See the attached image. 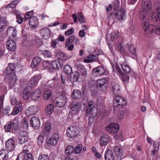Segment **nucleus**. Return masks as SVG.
<instances>
[{
    "label": "nucleus",
    "mask_w": 160,
    "mask_h": 160,
    "mask_svg": "<svg viewBox=\"0 0 160 160\" xmlns=\"http://www.w3.org/2000/svg\"><path fill=\"white\" fill-rule=\"evenodd\" d=\"M38 160H49V158L47 154H41L39 155Z\"/></svg>",
    "instance_id": "680f3d73"
},
{
    "label": "nucleus",
    "mask_w": 160,
    "mask_h": 160,
    "mask_svg": "<svg viewBox=\"0 0 160 160\" xmlns=\"http://www.w3.org/2000/svg\"><path fill=\"white\" fill-rule=\"evenodd\" d=\"M119 0H116L112 3V4H110L106 8V11L107 12H109L112 9L114 11L118 10L119 5Z\"/></svg>",
    "instance_id": "a211bd4d"
},
{
    "label": "nucleus",
    "mask_w": 160,
    "mask_h": 160,
    "mask_svg": "<svg viewBox=\"0 0 160 160\" xmlns=\"http://www.w3.org/2000/svg\"><path fill=\"white\" fill-rule=\"evenodd\" d=\"M52 94V91L51 90H48L45 91L43 95V98L44 100H48Z\"/></svg>",
    "instance_id": "4d7b16f0"
},
{
    "label": "nucleus",
    "mask_w": 160,
    "mask_h": 160,
    "mask_svg": "<svg viewBox=\"0 0 160 160\" xmlns=\"http://www.w3.org/2000/svg\"><path fill=\"white\" fill-rule=\"evenodd\" d=\"M126 12L124 9L121 8L120 9L112 12L110 13L109 17H112L114 18H116L119 21H122L123 18L126 15Z\"/></svg>",
    "instance_id": "20e7f679"
},
{
    "label": "nucleus",
    "mask_w": 160,
    "mask_h": 160,
    "mask_svg": "<svg viewBox=\"0 0 160 160\" xmlns=\"http://www.w3.org/2000/svg\"><path fill=\"white\" fill-rule=\"evenodd\" d=\"M71 78L72 79V83L77 82L78 79L80 78V74L79 72L76 71L72 72L71 74Z\"/></svg>",
    "instance_id": "7c9ffc66"
},
{
    "label": "nucleus",
    "mask_w": 160,
    "mask_h": 160,
    "mask_svg": "<svg viewBox=\"0 0 160 160\" xmlns=\"http://www.w3.org/2000/svg\"><path fill=\"white\" fill-rule=\"evenodd\" d=\"M54 110V106L52 104H48L45 109V112L48 115H50L52 113Z\"/></svg>",
    "instance_id": "58836bf2"
},
{
    "label": "nucleus",
    "mask_w": 160,
    "mask_h": 160,
    "mask_svg": "<svg viewBox=\"0 0 160 160\" xmlns=\"http://www.w3.org/2000/svg\"><path fill=\"white\" fill-rule=\"evenodd\" d=\"M82 148V145L78 144L74 149V152L75 153H78L81 151Z\"/></svg>",
    "instance_id": "0e129e2a"
},
{
    "label": "nucleus",
    "mask_w": 160,
    "mask_h": 160,
    "mask_svg": "<svg viewBox=\"0 0 160 160\" xmlns=\"http://www.w3.org/2000/svg\"><path fill=\"white\" fill-rule=\"evenodd\" d=\"M126 12L124 9L121 8L120 9L112 12L110 13L109 17H112L114 18H116L119 21H122L123 18L126 15Z\"/></svg>",
    "instance_id": "39448f33"
},
{
    "label": "nucleus",
    "mask_w": 160,
    "mask_h": 160,
    "mask_svg": "<svg viewBox=\"0 0 160 160\" xmlns=\"http://www.w3.org/2000/svg\"><path fill=\"white\" fill-rule=\"evenodd\" d=\"M106 71V69L103 66H99L92 69V73L94 76L99 77L104 75Z\"/></svg>",
    "instance_id": "9d476101"
},
{
    "label": "nucleus",
    "mask_w": 160,
    "mask_h": 160,
    "mask_svg": "<svg viewBox=\"0 0 160 160\" xmlns=\"http://www.w3.org/2000/svg\"><path fill=\"white\" fill-rule=\"evenodd\" d=\"M66 102L65 97L61 95L57 97L54 100V102L57 107L62 108L65 105Z\"/></svg>",
    "instance_id": "6e6552de"
},
{
    "label": "nucleus",
    "mask_w": 160,
    "mask_h": 160,
    "mask_svg": "<svg viewBox=\"0 0 160 160\" xmlns=\"http://www.w3.org/2000/svg\"><path fill=\"white\" fill-rule=\"evenodd\" d=\"M75 39V36L72 35L68 37L66 39L65 47L72 43Z\"/></svg>",
    "instance_id": "49530a36"
},
{
    "label": "nucleus",
    "mask_w": 160,
    "mask_h": 160,
    "mask_svg": "<svg viewBox=\"0 0 160 160\" xmlns=\"http://www.w3.org/2000/svg\"><path fill=\"white\" fill-rule=\"evenodd\" d=\"M78 20L81 23H83L86 22L81 12H78Z\"/></svg>",
    "instance_id": "bf43d9fd"
},
{
    "label": "nucleus",
    "mask_w": 160,
    "mask_h": 160,
    "mask_svg": "<svg viewBox=\"0 0 160 160\" xmlns=\"http://www.w3.org/2000/svg\"><path fill=\"white\" fill-rule=\"evenodd\" d=\"M41 59L38 57H35L32 60L31 66L32 68H37L41 62Z\"/></svg>",
    "instance_id": "c756f323"
},
{
    "label": "nucleus",
    "mask_w": 160,
    "mask_h": 160,
    "mask_svg": "<svg viewBox=\"0 0 160 160\" xmlns=\"http://www.w3.org/2000/svg\"><path fill=\"white\" fill-rule=\"evenodd\" d=\"M79 132V130L76 127L71 126L68 128L66 135L67 137L73 138L78 137Z\"/></svg>",
    "instance_id": "423d86ee"
},
{
    "label": "nucleus",
    "mask_w": 160,
    "mask_h": 160,
    "mask_svg": "<svg viewBox=\"0 0 160 160\" xmlns=\"http://www.w3.org/2000/svg\"><path fill=\"white\" fill-rule=\"evenodd\" d=\"M30 123L31 126L34 128L38 129L40 127V121L38 117H33L30 119Z\"/></svg>",
    "instance_id": "dca6fc26"
},
{
    "label": "nucleus",
    "mask_w": 160,
    "mask_h": 160,
    "mask_svg": "<svg viewBox=\"0 0 160 160\" xmlns=\"http://www.w3.org/2000/svg\"><path fill=\"white\" fill-rule=\"evenodd\" d=\"M113 152L117 156H122V150L121 148L119 146L114 147Z\"/></svg>",
    "instance_id": "8fccbe9b"
},
{
    "label": "nucleus",
    "mask_w": 160,
    "mask_h": 160,
    "mask_svg": "<svg viewBox=\"0 0 160 160\" xmlns=\"http://www.w3.org/2000/svg\"><path fill=\"white\" fill-rule=\"evenodd\" d=\"M40 34L42 38L45 39L48 38L51 36V32L50 30L47 28L42 29L40 30Z\"/></svg>",
    "instance_id": "393cba45"
},
{
    "label": "nucleus",
    "mask_w": 160,
    "mask_h": 160,
    "mask_svg": "<svg viewBox=\"0 0 160 160\" xmlns=\"http://www.w3.org/2000/svg\"><path fill=\"white\" fill-rule=\"evenodd\" d=\"M22 160H33V158L32 154L30 153H28L24 155Z\"/></svg>",
    "instance_id": "13d9d810"
},
{
    "label": "nucleus",
    "mask_w": 160,
    "mask_h": 160,
    "mask_svg": "<svg viewBox=\"0 0 160 160\" xmlns=\"http://www.w3.org/2000/svg\"><path fill=\"white\" fill-rule=\"evenodd\" d=\"M41 53L43 55L44 57L47 58H51L52 56L51 52L48 50H42L41 51Z\"/></svg>",
    "instance_id": "5fc2aeb1"
},
{
    "label": "nucleus",
    "mask_w": 160,
    "mask_h": 160,
    "mask_svg": "<svg viewBox=\"0 0 160 160\" xmlns=\"http://www.w3.org/2000/svg\"><path fill=\"white\" fill-rule=\"evenodd\" d=\"M63 71L65 73L68 75H71L72 72L71 66L68 64H66L64 66Z\"/></svg>",
    "instance_id": "e433bc0d"
},
{
    "label": "nucleus",
    "mask_w": 160,
    "mask_h": 160,
    "mask_svg": "<svg viewBox=\"0 0 160 160\" xmlns=\"http://www.w3.org/2000/svg\"><path fill=\"white\" fill-rule=\"evenodd\" d=\"M17 22L19 24H21L22 22L23 19L20 14H17L16 15Z\"/></svg>",
    "instance_id": "e2e57ef3"
},
{
    "label": "nucleus",
    "mask_w": 160,
    "mask_h": 160,
    "mask_svg": "<svg viewBox=\"0 0 160 160\" xmlns=\"http://www.w3.org/2000/svg\"><path fill=\"white\" fill-rule=\"evenodd\" d=\"M8 158L5 151L3 150L0 151V160H7Z\"/></svg>",
    "instance_id": "864d4df0"
},
{
    "label": "nucleus",
    "mask_w": 160,
    "mask_h": 160,
    "mask_svg": "<svg viewBox=\"0 0 160 160\" xmlns=\"http://www.w3.org/2000/svg\"><path fill=\"white\" fill-rule=\"evenodd\" d=\"M77 68L81 74V77H86L87 73L86 69L83 65H80L77 66Z\"/></svg>",
    "instance_id": "473e14b6"
},
{
    "label": "nucleus",
    "mask_w": 160,
    "mask_h": 160,
    "mask_svg": "<svg viewBox=\"0 0 160 160\" xmlns=\"http://www.w3.org/2000/svg\"><path fill=\"white\" fill-rule=\"evenodd\" d=\"M41 78L40 75H35L29 80L28 84L31 87H34L37 86L39 81Z\"/></svg>",
    "instance_id": "2eb2a0df"
},
{
    "label": "nucleus",
    "mask_w": 160,
    "mask_h": 160,
    "mask_svg": "<svg viewBox=\"0 0 160 160\" xmlns=\"http://www.w3.org/2000/svg\"><path fill=\"white\" fill-rule=\"evenodd\" d=\"M148 11L141 9L139 12V18L141 20L147 19L146 18Z\"/></svg>",
    "instance_id": "c03bdc74"
},
{
    "label": "nucleus",
    "mask_w": 160,
    "mask_h": 160,
    "mask_svg": "<svg viewBox=\"0 0 160 160\" xmlns=\"http://www.w3.org/2000/svg\"><path fill=\"white\" fill-rule=\"evenodd\" d=\"M154 30L156 34L160 35V23H158L156 25H154Z\"/></svg>",
    "instance_id": "052dcab7"
},
{
    "label": "nucleus",
    "mask_w": 160,
    "mask_h": 160,
    "mask_svg": "<svg viewBox=\"0 0 160 160\" xmlns=\"http://www.w3.org/2000/svg\"><path fill=\"white\" fill-rule=\"evenodd\" d=\"M54 53L56 56L59 57V58H61L62 57H63L65 56V54L64 53L59 51L55 50Z\"/></svg>",
    "instance_id": "338daca9"
},
{
    "label": "nucleus",
    "mask_w": 160,
    "mask_h": 160,
    "mask_svg": "<svg viewBox=\"0 0 160 160\" xmlns=\"http://www.w3.org/2000/svg\"><path fill=\"white\" fill-rule=\"evenodd\" d=\"M121 78L124 85L128 84L129 82V77L128 75L123 72L120 74Z\"/></svg>",
    "instance_id": "c9c22d12"
},
{
    "label": "nucleus",
    "mask_w": 160,
    "mask_h": 160,
    "mask_svg": "<svg viewBox=\"0 0 160 160\" xmlns=\"http://www.w3.org/2000/svg\"><path fill=\"white\" fill-rule=\"evenodd\" d=\"M109 136L108 135L104 134L101 137L100 141L102 146H105L107 144L109 140Z\"/></svg>",
    "instance_id": "72a5a7b5"
},
{
    "label": "nucleus",
    "mask_w": 160,
    "mask_h": 160,
    "mask_svg": "<svg viewBox=\"0 0 160 160\" xmlns=\"http://www.w3.org/2000/svg\"><path fill=\"white\" fill-rule=\"evenodd\" d=\"M6 48L9 51L13 52L16 49V44L13 40H9L7 42Z\"/></svg>",
    "instance_id": "5701e85b"
},
{
    "label": "nucleus",
    "mask_w": 160,
    "mask_h": 160,
    "mask_svg": "<svg viewBox=\"0 0 160 160\" xmlns=\"http://www.w3.org/2000/svg\"><path fill=\"white\" fill-rule=\"evenodd\" d=\"M152 4L150 0H143L142 2V9L149 11L151 9Z\"/></svg>",
    "instance_id": "412c9836"
},
{
    "label": "nucleus",
    "mask_w": 160,
    "mask_h": 160,
    "mask_svg": "<svg viewBox=\"0 0 160 160\" xmlns=\"http://www.w3.org/2000/svg\"><path fill=\"white\" fill-rule=\"evenodd\" d=\"M129 50L132 55L134 56H136L137 55L136 49L134 46H131L130 47H129Z\"/></svg>",
    "instance_id": "774afa93"
},
{
    "label": "nucleus",
    "mask_w": 160,
    "mask_h": 160,
    "mask_svg": "<svg viewBox=\"0 0 160 160\" xmlns=\"http://www.w3.org/2000/svg\"><path fill=\"white\" fill-rule=\"evenodd\" d=\"M122 70L125 72L129 73H130L131 70L128 65L126 62H124L121 65Z\"/></svg>",
    "instance_id": "de8ad7c7"
},
{
    "label": "nucleus",
    "mask_w": 160,
    "mask_h": 160,
    "mask_svg": "<svg viewBox=\"0 0 160 160\" xmlns=\"http://www.w3.org/2000/svg\"><path fill=\"white\" fill-rule=\"evenodd\" d=\"M51 65L53 68L58 70H59L60 68H61L62 67L60 62L58 60L52 61Z\"/></svg>",
    "instance_id": "f704fd0d"
},
{
    "label": "nucleus",
    "mask_w": 160,
    "mask_h": 160,
    "mask_svg": "<svg viewBox=\"0 0 160 160\" xmlns=\"http://www.w3.org/2000/svg\"><path fill=\"white\" fill-rule=\"evenodd\" d=\"M71 77L67 76H63L61 75V79L62 84L65 86L66 84L65 80H66L67 82L71 81L72 82Z\"/></svg>",
    "instance_id": "a18cd8bd"
},
{
    "label": "nucleus",
    "mask_w": 160,
    "mask_h": 160,
    "mask_svg": "<svg viewBox=\"0 0 160 160\" xmlns=\"http://www.w3.org/2000/svg\"><path fill=\"white\" fill-rule=\"evenodd\" d=\"M16 29L13 27H9L7 30V34L8 37L15 38L17 35Z\"/></svg>",
    "instance_id": "bb28decb"
},
{
    "label": "nucleus",
    "mask_w": 160,
    "mask_h": 160,
    "mask_svg": "<svg viewBox=\"0 0 160 160\" xmlns=\"http://www.w3.org/2000/svg\"><path fill=\"white\" fill-rule=\"evenodd\" d=\"M97 113V110H96L94 112H91L90 113H89L90 115L88 119V122L89 124H91L93 123Z\"/></svg>",
    "instance_id": "4c0bfd02"
},
{
    "label": "nucleus",
    "mask_w": 160,
    "mask_h": 160,
    "mask_svg": "<svg viewBox=\"0 0 160 160\" xmlns=\"http://www.w3.org/2000/svg\"><path fill=\"white\" fill-rule=\"evenodd\" d=\"M72 98L75 99H79L81 98V91L78 90H74L72 94Z\"/></svg>",
    "instance_id": "ea45409f"
},
{
    "label": "nucleus",
    "mask_w": 160,
    "mask_h": 160,
    "mask_svg": "<svg viewBox=\"0 0 160 160\" xmlns=\"http://www.w3.org/2000/svg\"><path fill=\"white\" fill-rule=\"evenodd\" d=\"M156 11L152 14V20L155 23L160 21V4L158 3L156 6Z\"/></svg>",
    "instance_id": "9b49d317"
},
{
    "label": "nucleus",
    "mask_w": 160,
    "mask_h": 160,
    "mask_svg": "<svg viewBox=\"0 0 160 160\" xmlns=\"http://www.w3.org/2000/svg\"><path fill=\"white\" fill-rule=\"evenodd\" d=\"M16 68V66L15 63H9L4 71L5 75L9 77L10 80L13 83H15L17 81L15 70Z\"/></svg>",
    "instance_id": "f257e3e1"
},
{
    "label": "nucleus",
    "mask_w": 160,
    "mask_h": 160,
    "mask_svg": "<svg viewBox=\"0 0 160 160\" xmlns=\"http://www.w3.org/2000/svg\"><path fill=\"white\" fill-rule=\"evenodd\" d=\"M38 23V22L37 18L33 16L30 18L28 23L29 24L31 28H34L37 26Z\"/></svg>",
    "instance_id": "cd10ccee"
},
{
    "label": "nucleus",
    "mask_w": 160,
    "mask_h": 160,
    "mask_svg": "<svg viewBox=\"0 0 160 160\" xmlns=\"http://www.w3.org/2000/svg\"><path fill=\"white\" fill-rule=\"evenodd\" d=\"M8 22L5 18L0 17V31H2L6 28Z\"/></svg>",
    "instance_id": "c85d7f7f"
},
{
    "label": "nucleus",
    "mask_w": 160,
    "mask_h": 160,
    "mask_svg": "<svg viewBox=\"0 0 160 160\" xmlns=\"http://www.w3.org/2000/svg\"><path fill=\"white\" fill-rule=\"evenodd\" d=\"M6 148L7 150L9 152L13 151L15 147V142L13 139L10 138L6 142Z\"/></svg>",
    "instance_id": "6ab92c4d"
},
{
    "label": "nucleus",
    "mask_w": 160,
    "mask_h": 160,
    "mask_svg": "<svg viewBox=\"0 0 160 160\" xmlns=\"http://www.w3.org/2000/svg\"><path fill=\"white\" fill-rule=\"evenodd\" d=\"M31 94L30 92L28 90V87L25 88L23 91V98L24 100H28L30 97Z\"/></svg>",
    "instance_id": "79ce46f5"
},
{
    "label": "nucleus",
    "mask_w": 160,
    "mask_h": 160,
    "mask_svg": "<svg viewBox=\"0 0 160 160\" xmlns=\"http://www.w3.org/2000/svg\"><path fill=\"white\" fill-rule=\"evenodd\" d=\"M27 135L28 132L27 131H22L20 132L18 137V142L20 144H22L27 142L28 140Z\"/></svg>",
    "instance_id": "f3484780"
},
{
    "label": "nucleus",
    "mask_w": 160,
    "mask_h": 160,
    "mask_svg": "<svg viewBox=\"0 0 160 160\" xmlns=\"http://www.w3.org/2000/svg\"><path fill=\"white\" fill-rule=\"evenodd\" d=\"M40 93L39 90H36L32 94L31 98L32 100L36 101L38 100L40 97Z\"/></svg>",
    "instance_id": "a19ab883"
},
{
    "label": "nucleus",
    "mask_w": 160,
    "mask_h": 160,
    "mask_svg": "<svg viewBox=\"0 0 160 160\" xmlns=\"http://www.w3.org/2000/svg\"><path fill=\"white\" fill-rule=\"evenodd\" d=\"M60 138L59 135L58 133H55L48 138L46 139L47 144L52 146H54L57 144Z\"/></svg>",
    "instance_id": "0eeeda50"
},
{
    "label": "nucleus",
    "mask_w": 160,
    "mask_h": 160,
    "mask_svg": "<svg viewBox=\"0 0 160 160\" xmlns=\"http://www.w3.org/2000/svg\"><path fill=\"white\" fill-rule=\"evenodd\" d=\"M22 110V108L19 105L18 107H15L12 111L11 114L12 115H16L19 112Z\"/></svg>",
    "instance_id": "603ef678"
},
{
    "label": "nucleus",
    "mask_w": 160,
    "mask_h": 160,
    "mask_svg": "<svg viewBox=\"0 0 160 160\" xmlns=\"http://www.w3.org/2000/svg\"><path fill=\"white\" fill-rule=\"evenodd\" d=\"M18 121L14 119L12 121L8 122L4 126V128L6 132H10L11 130L15 131L18 130Z\"/></svg>",
    "instance_id": "7ed1b4c3"
},
{
    "label": "nucleus",
    "mask_w": 160,
    "mask_h": 160,
    "mask_svg": "<svg viewBox=\"0 0 160 160\" xmlns=\"http://www.w3.org/2000/svg\"><path fill=\"white\" fill-rule=\"evenodd\" d=\"M94 102L93 101L91 100L89 102L88 106L86 111V114H88L91 112H94L96 110H97L94 107Z\"/></svg>",
    "instance_id": "a878e982"
},
{
    "label": "nucleus",
    "mask_w": 160,
    "mask_h": 160,
    "mask_svg": "<svg viewBox=\"0 0 160 160\" xmlns=\"http://www.w3.org/2000/svg\"><path fill=\"white\" fill-rule=\"evenodd\" d=\"M142 25L143 29L149 27L150 25L149 24V20L147 19L142 20Z\"/></svg>",
    "instance_id": "6e6d98bb"
},
{
    "label": "nucleus",
    "mask_w": 160,
    "mask_h": 160,
    "mask_svg": "<svg viewBox=\"0 0 160 160\" xmlns=\"http://www.w3.org/2000/svg\"><path fill=\"white\" fill-rule=\"evenodd\" d=\"M104 158L105 160H113V155L112 151L110 149H108L106 151Z\"/></svg>",
    "instance_id": "2f4dec72"
},
{
    "label": "nucleus",
    "mask_w": 160,
    "mask_h": 160,
    "mask_svg": "<svg viewBox=\"0 0 160 160\" xmlns=\"http://www.w3.org/2000/svg\"><path fill=\"white\" fill-rule=\"evenodd\" d=\"M44 138L42 135H40L37 138V143L40 146H42L44 142Z\"/></svg>",
    "instance_id": "3c124183"
},
{
    "label": "nucleus",
    "mask_w": 160,
    "mask_h": 160,
    "mask_svg": "<svg viewBox=\"0 0 160 160\" xmlns=\"http://www.w3.org/2000/svg\"><path fill=\"white\" fill-rule=\"evenodd\" d=\"M74 151L73 147L72 145H68L65 150V154L67 155H69L72 154Z\"/></svg>",
    "instance_id": "37998d69"
},
{
    "label": "nucleus",
    "mask_w": 160,
    "mask_h": 160,
    "mask_svg": "<svg viewBox=\"0 0 160 160\" xmlns=\"http://www.w3.org/2000/svg\"><path fill=\"white\" fill-rule=\"evenodd\" d=\"M119 129V126L116 123H113L110 124L106 128V130L111 132L114 134L117 133Z\"/></svg>",
    "instance_id": "ddd939ff"
},
{
    "label": "nucleus",
    "mask_w": 160,
    "mask_h": 160,
    "mask_svg": "<svg viewBox=\"0 0 160 160\" xmlns=\"http://www.w3.org/2000/svg\"><path fill=\"white\" fill-rule=\"evenodd\" d=\"M154 25L151 24L149 27L144 29L145 34L146 37L150 38L152 37V33L154 32Z\"/></svg>",
    "instance_id": "b1692460"
},
{
    "label": "nucleus",
    "mask_w": 160,
    "mask_h": 160,
    "mask_svg": "<svg viewBox=\"0 0 160 160\" xmlns=\"http://www.w3.org/2000/svg\"><path fill=\"white\" fill-rule=\"evenodd\" d=\"M126 99L119 95L116 96L114 98L112 103V106L114 108H118L119 109H126L127 104Z\"/></svg>",
    "instance_id": "f03ea898"
},
{
    "label": "nucleus",
    "mask_w": 160,
    "mask_h": 160,
    "mask_svg": "<svg viewBox=\"0 0 160 160\" xmlns=\"http://www.w3.org/2000/svg\"><path fill=\"white\" fill-rule=\"evenodd\" d=\"M58 39L54 40H52L51 42V47L53 48L54 49L56 47L58 43Z\"/></svg>",
    "instance_id": "69168bd1"
},
{
    "label": "nucleus",
    "mask_w": 160,
    "mask_h": 160,
    "mask_svg": "<svg viewBox=\"0 0 160 160\" xmlns=\"http://www.w3.org/2000/svg\"><path fill=\"white\" fill-rule=\"evenodd\" d=\"M71 112H72V114H78L80 111V103L78 102H72L70 105Z\"/></svg>",
    "instance_id": "4468645a"
},
{
    "label": "nucleus",
    "mask_w": 160,
    "mask_h": 160,
    "mask_svg": "<svg viewBox=\"0 0 160 160\" xmlns=\"http://www.w3.org/2000/svg\"><path fill=\"white\" fill-rule=\"evenodd\" d=\"M95 55L91 54L87 57V58H84V61L86 63H89L92 62H98L99 60L98 56L100 55L97 52H94Z\"/></svg>",
    "instance_id": "f8f14e48"
},
{
    "label": "nucleus",
    "mask_w": 160,
    "mask_h": 160,
    "mask_svg": "<svg viewBox=\"0 0 160 160\" xmlns=\"http://www.w3.org/2000/svg\"><path fill=\"white\" fill-rule=\"evenodd\" d=\"M51 123L47 122L45 124L42 129V132L43 135L45 136H47L50 133L51 129Z\"/></svg>",
    "instance_id": "aec40b11"
},
{
    "label": "nucleus",
    "mask_w": 160,
    "mask_h": 160,
    "mask_svg": "<svg viewBox=\"0 0 160 160\" xmlns=\"http://www.w3.org/2000/svg\"><path fill=\"white\" fill-rule=\"evenodd\" d=\"M97 87L100 91H104L106 90L108 86V82L105 79H101L97 81Z\"/></svg>",
    "instance_id": "1a4fd4ad"
},
{
    "label": "nucleus",
    "mask_w": 160,
    "mask_h": 160,
    "mask_svg": "<svg viewBox=\"0 0 160 160\" xmlns=\"http://www.w3.org/2000/svg\"><path fill=\"white\" fill-rule=\"evenodd\" d=\"M38 111L37 108L35 106H32L29 107L26 110L25 113L27 116H29L36 113Z\"/></svg>",
    "instance_id": "4be33fe9"
},
{
    "label": "nucleus",
    "mask_w": 160,
    "mask_h": 160,
    "mask_svg": "<svg viewBox=\"0 0 160 160\" xmlns=\"http://www.w3.org/2000/svg\"><path fill=\"white\" fill-rule=\"evenodd\" d=\"M119 86L117 84H114L112 86V90L115 95L117 96L119 94V92L120 89L119 88Z\"/></svg>",
    "instance_id": "09e8293b"
}]
</instances>
